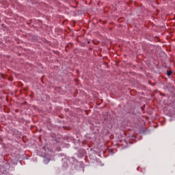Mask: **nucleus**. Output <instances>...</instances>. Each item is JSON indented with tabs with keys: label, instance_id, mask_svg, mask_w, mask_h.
Here are the masks:
<instances>
[{
	"label": "nucleus",
	"instance_id": "obj_1",
	"mask_svg": "<svg viewBox=\"0 0 175 175\" xmlns=\"http://www.w3.org/2000/svg\"><path fill=\"white\" fill-rule=\"evenodd\" d=\"M172 71H167V76H172Z\"/></svg>",
	"mask_w": 175,
	"mask_h": 175
}]
</instances>
